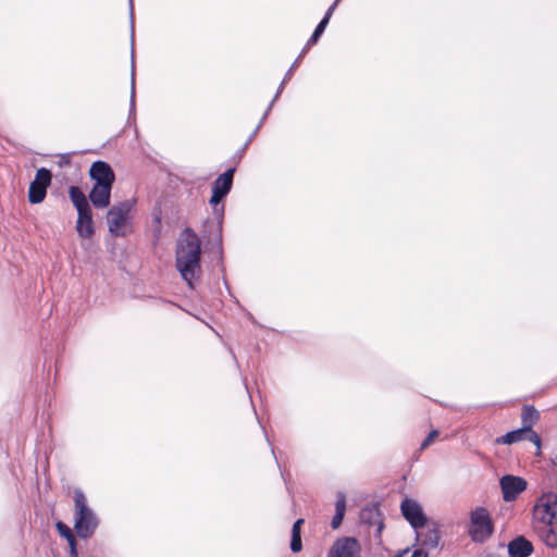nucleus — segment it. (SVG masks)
<instances>
[{
    "label": "nucleus",
    "mask_w": 557,
    "mask_h": 557,
    "mask_svg": "<svg viewBox=\"0 0 557 557\" xmlns=\"http://www.w3.org/2000/svg\"><path fill=\"white\" fill-rule=\"evenodd\" d=\"M175 268L187 286L194 289L202 274L201 240L190 227H185L176 240Z\"/></svg>",
    "instance_id": "1"
},
{
    "label": "nucleus",
    "mask_w": 557,
    "mask_h": 557,
    "mask_svg": "<svg viewBox=\"0 0 557 557\" xmlns=\"http://www.w3.org/2000/svg\"><path fill=\"white\" fill-rule=\"evenodd\" d=\"M533 527L541 541L549 548H557V495H542L533 508Z\"/></svg>",
    "instance_id": "2"
},
{
    "label": "nucleus",
    "mask_w": 557,
    "mask_h": 557,
    "mask_svg": "<svg viewBox=\"0 0 557 557\" xmlns=\"http://www.w3.org/2000/svg\"><path fill=\"white\" fill-rule=\"evenodd\" d=\"M75 503V531L78 536L87 539L91 536L98 527V519L94 511L88 507L85 494L76 490L74 492Z\"/></svg>",
    "instance_id": "3"
},
{
    "label": "nucleus",
    "mask_w": 557,
    "mask_h": 557,
    "mask_svg": "<svg viewBox=\"0 0 557 557\" xmlns=\"http://www.w3.org/2000/svg\"><path fill=\"white\" fill-rule=\"evenodd\" d=\"M469 536L473 542L484 543L494 533V523L484 507H476L470 512Z\"/></svg>",
    "instance_id": "4"
},
{
    "label": "nucleus",
    "mask_w": 557,
    "mask_h": 557,
    "mask_svg": "<svg viewBox=\"0 0 557 557\" xmlns=\"http://www.w3.org/2000/svg\"><path fill=\"white\" fill-rule=\"evenodd\" d=\"M131 208L132 206L128 201H123L109 210L107 221L111 234L115 236H123L125 234Z\"/></svg>",
    "instance_id": "5"
},
{
    "label": "nucleus",
    "mask_w": 557,
    "mask_h": 557,
    "mask_svg": "<svg viewBox=\"0 0 557 557\" xmlns=\"http://www.w3.org/2000/svg\"><path fill=\"white\" fill-rule=\"evenodd\" d=\"M400 511L414 531L422 530L425 527L428 519L417 500L408 497L404 498L400 504Z\"/></svg>",
    "instance_id": "6"
},
{
    "label": "nucleus",
    "mask_w": 557,
    "mask_h": 557,
    "mask_svg": "<svg viewBox=\"0 0 557 557\" xmlns=\"http://www.w3.org/2000/svg\"><path fill=\"white\" fill-rule=\"evenodd\" d=\"M499 483L503 492V498L506 502L516 500L519 494L527 488V481L524 479L510 474L504 475Z\"/></svg>",
    "instance_id": "7"
},
{
    "label": "nucleus",
    "mask_w": 557,
    "mask_h": 557,
    "mask_svg": "<svg viewBox=\"0 0 557 557\" xmlns=\"http://www.w3.org/2000/svg\"><path fill=\"white\" fill-rule=\"evenodd\" d=\"M360 545L354 537L337 540L329 550L327 557H359Z\"/></svg>",
    "instance_id": "8"
},
{
    "label": "nucleus",
    "mask_w": 557,
    "mask_h": 557,
    "mask_svg": "<svg viewBox=\"0 0 557 557\" xmlns=\"http://www.w3.org/2000/svg\"><path fill=\"white\" fill-rule=\"evenodd\" d=\"M521 441H529L533 443L539 449L541 448V437L534 431H528L524 428L510 431L505 435L497 437L496 443L503 445H511Z\"/></svg>",
    "instance_id": "9"
},
{
    "label": "nucleus",
    "mask_w": 557,
    "mask_h": 557,
    "mask_svg": "<svg viewBox=\"0 0 557 557\" xmlns=\"http://www.w3.org/2000/svg\"><path fill=\"white\" fill-rule=\"evenodd\" d=\"M89 175L95 181V184L99 185L112 186L115 180L114 172L104 161L94 162L90 166Z\"/></svg>",
    "instance_id": "10"
},
{
    "label": "nucleus",
    "mask_w": 557,
    "mask_h": 557,
    "mask_svg": "<svg viewBox=\"0 0 557 557\" xmlns=\"http://www.w3.org/2000/svg\"><path fill=\"white\" fill-rule=\"evenodd\" d=\"M112 186L95 184L89 193V200L97 209H104L110 205Z\"/></svg>",
    "instance_id": "11"
},
{
    "label": "nucleus",
    "mask_w": 557,
    "mask_h": 557,
    "mask_svg": "<svg viewBox=\"0 0 557 557\" xmlns=\"http://www.w3.org/2000/svg\"><path fill=\"white\" fill-rule=\"evenodd\" d=\"M76 231L83 238H89L95 234L91 209L77 211Z\"/></svg>",
    "instance_id": "12"
},
{
    "label": "nucleus",
    "mask_w": 557,
    "mask_h": 557,
    "mask_svg": "<svg viewBox=\"0 0 557 557\" xmlns=\"http://www.w3.org/2000/svg\"><path fill=\"white\" fill-rule=\"evenodd\" d=\"M510 557H529L533 553L532 543L523 536H518L508 544Z\"/></svg>",
    "instance_id": "13"
},
{
    "label": "nucleus",
    "mask_w": 557,
    "mask_h": 557,
    "mask_svg": "<svg viewBox=\"0 0 557 557\" xmlns=\"http://www.w3.org/2000/svg\"><path fill=\"white\" fill-rule=\"evenodd\" d=\"M234 172V169H230L221 174L213 182L212 191L221 195L224 198L232 189Z\"/></svg>",
    "instance_id": "14"
},
{
    "label": "nucleus",
    "mask_w": 557,
    "mask_h": 557,
    "mask_svg": "<svg viewBox=\"0 0 557 557\" xmlns=\"http://www.w3.org/2000/svg\"><path fill=\"white\" fill-rule=\"evenodd\" d=\"M69 197L77 211L91 209L86 195L79 187L71 186L69 188Z\"/></svg>",
    "instance_id": "15"
},
{
    "label": "nucleus",
    "mask_w": 557,
    "mask_h": 557,
    "mask_svg": "<svg viewBox=\"0 0 557 557\" xmlns=\"http://www.w3.org/2000/svg\"><path fill=\"white\" fill-rule=\"evenodd\" d=\"M540 412L535 409L534 406H524L521 412V422L522 428L528 431H533L532 426L539 421Z\"/></svg>",
    "instance_id": "16"
},
{
    "label": "nucleus",
    "mask_w": 557,
    "mask_h": 557,
    "mask_svg": "<svg viewBox=\"0 0 557 557\" xmlns=\"http://www.w3.org/2000/svg\"><path fill=\"white\" fill-rule=\"evenodd\" d=\"M417 539L421 541V544L423 546H428L430 548H435L440 541V535L437 530L435 529H428L426 532H423L421 530L416 531Z\"/></svg>",
    "instance_id": "17"
},
{
    "label": "nucleus",
    "mask_w": 557,
    "mask_h": 557,
    "mask_svg": "<svg viewBox=\"0 0 557 557\" xmlns=\"http://www.w3.org/2000/svg\"><path fill=\"white\" fill-rule=\"evenodd\" d=\"M57 530L59 531L60 535L65 537L70 545V557H78L77 550H76V540L75 536L72 533V530L63 522L59 521L57 523Z\"/></svg>",
    "instance_id": "18"
},
{
    "label": "nucleus",
    "mask_w": 557,
    "mask_h": 557,
    "mask_svg": "<svg viewBox=\"0 0 557 557\" xmlns=\"http://www.w3.org/2000/svg\"><path fill=\"white\" fill-rule=\"evenodd\" d=\"M47 194V188L37 185V183H30L28 189V200L30 203H40L44 201Z\"/></svg>",
    "instance_id": "19"
},
{
    "label": "nucleus",
    "mask_w": 557,
    "mask_h": 557,
    "mask_svg": "<svg viewBox=\"0 0 557 557\" xmlns=\"http://www.w3.org/2000/svg\"><path fill=\"white\" fill-rule=\"evenodd\" d=\"M51 182V173L46 168H40L37 170L35 180L32 183H37L39 186L48 187Z\"/></svg>",
    "instance_id": "20"
},
{
    "label": "nucleus",
    "mask_w": 557,
    "mask_h": 557,
    "mask_svg": "<svg viewBox=\"0 0 557 557\" xmlns=\"http://www.w3.org/2000/svg\"><path fill=\"white\" fill-rule=\"evenodd\" d=\"M327 26V23L326 21H320V23L317 25L313 34L311 35V37L308 39L307 41V46H312L314 45L320 36L323 34V32L325 30V27Z\"/></svg>",
    "instance_id": "21"
},
{
    "label": "nucleus",
    "mask_w": 557,
    "mask_h": 557,
    "mask_svg": "<svg viewBox=\"0 0 557 557\" xmlns=\"http://www.w3.org/2000/svg\"><path fill=\"white\" fill-rule=\"evenodd\" d=\"M284 86L285 84H283V82L281 83L277 91H276V95L274 96V99L272 100V102L270 103L269 108L267 109V111L264 112L259 125L256 127V129L253 131L251 137L249 138L248 143L252 139L253 136H256L257 132L259 131V128L261 127V124L264 122V120L267 119L268 116V113L269 111L271 110L272 106H273V102L278 98L280 94L283 91L284 89Z\"/></svg>",
    "instance_id": "22"
},
{
    "label": "nucleus",
    "mask_w": 557,
    "mask_h": 557,
    "mask_svg": "<svg viewBox=\"0 0 557 557\" xmlns=\"http://www.w3.org/2000/svg\"><path fill=\"white\" fill-rule=\"evenodd\" d=\"M284 86L285 84H283V82L281 83L277 91H276V95L274 96V99L272 100V102L270 103L269 108L267 109V111L264 112L259 125L256 127V129L253 131L251 137L249 138L248 143L252 139L253 136H256L257 132L259 131V128L261 127V124L264 122V120L267 119L268 116V113L269 111L271 110L272 106H273V102L278 98L280 94L283 91L284 89Z\"/></svg>",
    "instance_id": "23"
},
{
    "label": "nucleus",
    "mask_w": 557,
    "mask_h": 557,
    "mask_svg": "<svg viewBox=\"0 0 557 557\" xmlns=\"http://www.w3.org/2000/svg\"><path fill=\"white\" fill-rule=\"evenodd\" d=\"M335 512H339L345 516L346 512V496L343 492H338L336 495Z\"/></svg>",
    "instance_id": "24"
},
{
    "label": "nucleus",
    "mask_w": 557,
    "mask_h": 557,
    "mask_svg": "<svg viewBox=\"0 0 557 557\" xmlns=\"http://www.w3.org/2000/svg\"><path fill=\"white\" fill-rule=\"evenodd\" d=\"M131 112L135 110V61L132 57Z\"/></svg>",
    "instance_id": "25"
},
{
    "label": "nucleus",
    "mask_w": 557,
    "mask_h": 557,
    "mask_svg": "<svg viewBox=\"0 0 557 557\" xmlns=\"http://www.w3.org/2000/svg\"><path fill=\"white\" fill-rule=\"evenodd\" d=\"M301 548H302V543H301L300 535H292V541H290L292 552L298 553L301 550Z\"/></svg>",
    "instance_id": "26"
},
{
    "label": "nucleus",
    "mask_w": 557,
    "mask_h": 557,
    "mask_svg": "<svg viewBox=\"0 0 557 557\" xmlns=\"http://www.w3.org/2000/svg\"><path fill=\"white\" fill-rule=\"evenodd\" d=\"M213 226L215 227L216 234L214 240L216 242L219 249H222V221H216Z\"/></svg>",
    "instance_id": "27"
},
{
    "label": "nucleus",
    "mask_w": 557,
    "mask_h": 557,
    "mask_svg": "<svg viewBox=\"0 0 557 557\" xmlns=\"http://www.w3.org/2000/svg\"><path fill=\"white\" fill-rule=\"evenodd\" d=\"M438 435V431L437 430H433L430 432V434L426 436V438L422 442L421 444V449H424L426 448L429 445L432 444V442L434 441V438Z\"/></svg>",
    "instance_id": "28"
},
{
    "label": "nucleus",
    "mask_w": 557,
    "mask_h": 557,
    "mask_svg": "<svg viewBox=\"0 0 557 557\" xmlns=\"http://www.w3.org/2000/svg\"><path fill=\"white\" fill-rule=\"evenodd\" d=\"M343 519H344V515H341L339 512H335V515L333 516L332 521H331V528L334 530L337 529L342 524Z\"/></svg>",
    "instance_id": "29"
},
{
    "label": "nucleus",
    "mask_w": 557,
    "mask_h": 557,
    "mask_svg": "<svg viewBox=\"0 0 557 557\" xmlns=\"http://www.w3.org/2000/svg\"><path fill=\"white\" fill-rule=\"evenodd\" d=\"M299 63H300V61L297 59L294 61V63L292 64V66L289 67V70L287 71V73L285 74V76L283 78V84H286L290 79L293 72L295 71V69H297Z\"/></svg>",
    "instance_id": "30"
},
{
    "label": "nucleus",
    "mask_w": 557,
    "mask_h": 557,
    "mask_svg": "<svg viewBox=\"0 0 557 557\" xmlns=\"http://www.w3.org/2000/svg\"><path fill=\"white\" fill-rule=\"evenodd\" d=\"M338 3L339 1L335 0L334 3L327 9L324 17L321 21H326V23L329 24L330 18Z\"/></svg>",
    "instance_id": "31"
},
{
    "label": "nucleus",
    "mask_w": 557,
    "mask_h": 557,
    "mask_svg": "<svg viewBox=\"0 0 557 557\" xmlns=\"http://www.w3.org/2000/svg\"><path fill=\"white\" fill-rule=\"evenodd\" d=\"M304 523L302 519H298L295 521L292 528V535H300V527Z\"/></svg>",
    "instance_id": "32"
},
{
    "label": "nucleus",
    "mask_w": 557,
    "mask_h": 557,
    "mask_svg": "<svg viewBox=\"0 0 557 557\" xmlns=\"http://www.w3.org/2000/svg\"><path fill=\"white\" fill-rule=\"evenodd\" d=\"M71 156L72 153H65L60 156V165H67L71 163Z\"/></svg>",
    "instance_id": "33"
},
{
    "label": "nucleus",
    "mask_w": 557,
    "mask_h": 557,
    "mask_svg": "<svg viewBox=\"0 0 557 557\" xmlns=\"http://www.w3.org/2000/svg\"><path fill=\"white\" fill-rule=\"evenodd\" d=\"M222 199H223V197L221 195L212 191V196L210 198V203L213 206H216L218 203L221 202Z\"/></svg>",
    "instance_id": "34"
},
{
    "label": "nucleus",
    "mask_w": 557,
    "mask_h": 557,
    "mask_svg": "<svg viewBox=\"0 0 557 557\" xmlns=\"http://www.w3.org/2000/svg\"><path fill=\"white\" fill-rule=\"evenodd\" d=\"M129 1V16H131V23H132V33L134 32V0Z\"/></svg>",
    "instance_id": "35"
},
{
    "label": "nucleus",
    "mask_w": 557,
    "mask_h": 557,
    "mask_svg": "<svg viewBox=\"0 0 557 557\" xmlns=\"http://www.w3.org/2000/svg\"><path fill=\"white\" fill-rule=\"evenodd\" d=\"M411 557H428V553H425L423 549H417L413 552Z\"/></svg>",
    "instance_id": "36"
},
{
    "label": "nucleus",
    "mask_w": 557,
    "mask_h": 557,
    "mask_svg": "<svg viewBox=\"0 0 557 557\" xmlns=\"http://www.w3.org/2000/svg\"><path fill=\"white\" fill-rule=\"evenodd\" d=\"M311 46H305L302 51L300 52V54L298 55L297 60L301 61V59L304 58V55L308 52V50L310 49Z\"/></svg>",
    "instance_id": "37"
},
{
    "label": "nucleus",
    "mask_w": 557,
    "mask_h": 557,
    "mask_svg": "<svg viewBox=\"0 0 557 557\" xmlns=\"http://www.w3.org/2000/svg\"><path fill=\"white\" fill-rule=\"evenodd\" d=\"M311 46H305L302 51L300 52V54L298 55L297 60L301 61V59L304 58V55L308 52V50L310 49Z\"/></svg>",
    "instance_id": "38"
},
{
    "label": "nucleus",
    "mask_w": 557,
    "mask_h": 557,
    "mask_svg": "<svg viewBox=\"0 0 557 557\" xmlns=\"http://www.w3.org/2000/svg\"><path fill=\"white\" fill-rule=\"evenodd\" d=\"M311 46H305L302 51L300 52V54L298 55L297 60L301 61V59L304 58V55L308 52V50L310 49Z\"/></svg>",
    "instance_id": "39"
}]
</instances>
